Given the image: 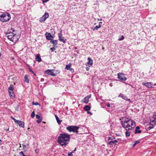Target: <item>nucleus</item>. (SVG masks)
Instances as JSON below:
<instances>
[{
  "label": "nucleus",
  "mask_w": 156,
  "mask_h": 156,
  "mask_svg": "<svg viewBox=\"0 0 156 156\" xmlns=\"http://www.w3.org/2000/svg\"><path fill=\"white\" fill-rule=\"evenodd\" d=\"M20 121L17 120H15V122L17 123L18 124V123H19L20 122Z\"/></svg>",
  "instance_id": "obj_40"
},
{
  "label": "nucleus",
  "mask_w": 156,
  "mask_h": 156,
  "mask_svg": "<svg viewBox=\"0 0 156 156\" xmlns=\"http://www.w3.org/2000/svg\"><path fill=\"white\" fill-rule=\"evenodd\" d=\"M155 38H156L155 39L156 40V37H155Z\"/></svg>",
  "instance_id": "obj_64"
},
{
  "label": "nucleus",
  "mask_w": 156,
  "mask_h": 156,
  "mask_svg": "<svg viewBox=\"0 0 156 156\" xmlns=\"http://www.w3.org/2000/svg\"><path fill=\"white\" fill-rule=\"evenodd\" d=\"M129 130L126 131L125 133V134L126 136H129L130 135V132L129 131Z\"/></svg>",
  "instance_id": "obj_28"
},
{
  "label": "nucleus",
  "mask_w": 156,
  "mask_h": 156,
  "mask_svg": "<svg viewBox=\"0 0 156 156\" xmlns=\"http://www.w3.org/2000/svg\"><path fill=\"white\" fill-rule=\"evenodd\" d=\"M2 141L0 139V144L1 143Z\"/></svg>",
  "instance_id": "obj_57"
},
{
  "label": "nucleus",
  "mask_w": 156,
  "mask_h": 156,
  "mask_svg": "<svg viewBox=\"0 0 156 156\" xmlns=\"http://www.w3.org/2000/svg\"><path fill=\"white\" fill-rule=\"evenodd\" d=\"M122 127L126 131L133 130L136 126L135 122L133 120L125 117V119L121 122Z\"/></svg>",
  "instance_id": "obj_1"
},
{
  "label": "nucleus",
  "mask_w": 156,
  "mask_h": 156,
  "mask_svg": "<svg viewBox=\"0 0 156 156\" xmlns=\"http://www.w3.org/2000/svg\"><path fill=\"white\" fill-rule=\"evenodd\" d=\"M91 108L89 105H86L84 107V109L86 111H89L90 109Z\"/></svg>",
  "instance_id": "obj_21"
},
{
  "label": "nucleus",
  "mask_w": 156,
  "mask_h": 156,
  "mask_svg": "<svg viewBox=\"0 0 156 156\" xmlns=\"http://www.w3.org/2000/svg\"><path fill=\"white\" fill-rule=\"evenodd\" d=\"M35 113L34 112H33L31 114V116L32 118H34L35 116Z\"/></svg>",
  "instance_id": "obj_34"
},
{
  "label": "nucleus",
  "mask_w": 156,
  "mask_h": 156,
  "mask_svg": "<svg viewBox=\"0 0 156 156\" xmlns=\"http://www.w3.org/2000/svg\"><path fill=\"white\" fill-rule=\"evenodd\" d=\"M101 27V25H99L98 26H97L94 28H92V29H93V31L97 30L99 28H100Z\"/></svg>",
  "instance_id": "obj_27"
},
{
  "label": "nucleus",
  "mask_w": 156,
  "mask_h": 156,
  "mask_svg": "<svg viewBox=\"0 0 156 156\" xmlns=\"http://www.w3.org/2000/svg\"><path fill=\"white\" fill-rule=\"evenodd\" d=\"M12 118L14 120V121H15V120H16L15 118H13V117H12Z\"/></svg>",
  "instance_id": "obj_52"
},
{
  "label": "nucleus",
  "mask_w": 156,
  "mask_h": 156,
  "mask_svg": "<svg viewBox=\"0 0 156 156\" xmlns=\"http://www.w3.org/2000/svg\"><path fill=\"white\" fill-rule=\"evenodd\" d=\"M124 39V37L123 35L122 36V37L121 38H119L118 39V41H121L123 40Z\"/></svg>",
  "instance_id": "obj_32"
},
{
  "label": "nucleus",
  "mask_w": 156,
  "mask_h": 156,
  "mask_svg": "<svg viewBox=\"0 0 156 156\" xmlns=\"http://www.w3.org/2000/svg\"><path fill=\"white\" fill-rule=\"evenodd\" d=\"M36 61H37L38 62H40L41 61V58L40 55L39 54H37L35 58Z\"/></svg>",
  "instance_id": "obj_14"
},
{
  "label": "nucleus",
  "mask_w": 156,
  "mask_h": 156,
  "mask_svg": "<svg viewBox=\"0 0 156 156\" xmlns=\"http://www.w3.org/2000/svg\"><path fill=\"white\" fill-rule=\"evenodd\" d=\"M10 19V14L7 12L3 13L0 16V20L3 22H8Z\"/></svg>",
  "instance_id": "obj_4"
},
{
  "label": "nucleus",
  "mask_w": 156,
  "mask_h": 156,
  "mask_svg": "<svg viewBox=\"0 0 156 156\" xmlns=\"http://www.w3.org/2000/svg\"><path fill=\"white\" fill-rule=\"evenodd\" d=\"M36 151V150H35V151H36V152H37V151Z\"/></svg>",
  "instance_id": "obj_62"
},
{
  "label": "nucleus",
  "mask_w": 156,
  "mask_h": 156,
  "mask_svg": "<svg viewBox=\"0 0 156 156\" xmlns=\"http://www.w3.org/2000/svg\"><path fill=\"white\" fill-rule=\"evenodd\" d=\"M153 128H152V127H151V126H150L149 127H147V130H149Z\"/></svg>",
  "instance_id": "obj_37"
},
{
  "label": "nucleus",
  "mask_w": 156,
  "mask_h": 156,
  "mask_svg": "<svg viewBox=\"0 0 156 156\" xmlns=\"http://www.w3.org/2000/svg\"><path fill=\"white\" fill-rule=\"evenodd\" d=\"M36 118L37 119H40V118H41L40 116L38 115H36Z\"/></svg>",
  "instance_id": "obj_38"
},
{
  "label": "nucleus",
  "mask_w": 156,
  "mask_h": 156,
  "mask_svg": "<svg viewBox=\"0 0 156 156\" xmlns=\"http://www.w3.org/2000/svg\"><path fill=\"white\" fill-rule=\"evenodd\" d=\"M18 124H19L20 126L23 128H24V122H23L20 121L19 123H18Z\"/></svg>",
  "instance_id": "obj_24"
},
{
  "label": "nucleus",
  "mask_w": 156,
  "mask_h": 156,
  "mask_svg": "<svg viewBox=\"0 0 156 156\" xmlns=\"http://www.w3.org/2000/svg\"><path fill=\"white\" fill-rule=\"evenodd\" d=\"M62 31H61V32L58 34V37L59 39V37H62Z\"/></svg>",
  "instance_id": "obj_36"
},
{
  "label": "nucleus",
  "mask_w": 156,
  "mask_h": 156,
  "mask_svg": "<svg viewBox=\"0 0 156 156\" xmlns=\"http://www.w3.org/2000/svg\"><path fill=\"white\" fill-rule=\"evenodd\" d=\"M70 135L67 134H60L58 136V141L61 146H66L70 141Z\"/></svg>",
  "instance_id": "obj_2"
},
{
  "label": "nucleus",
  "mask_w": 156,
  "mask_h": 156,
  "mask_svg": "<svg viewBox=\"0 0 156 156\" xmlns=\"http://www.w3.org/2000/svg\"><path fill=\"white\" fill-rule=\"evenodd\" d=\"M17 107H18V108H19V106H17Z\"/></svg>",
  "instance_id": "obj_59"
},
{
  "label": "nucleus",
  "mask_w": 156,
  "mask_h": 156,
  "mask_svg": "<svg viewBox=\"0 0 156 156\" xmlns=\"http://www.w3.org/2000/svg\"><path fill=\"white\" fill-rule=\"evenodd\" d=\"M9 95H10L11 98L12 99H13L14 98L15 94L13 93V92H12L11 94L10 93H9Z\"/></svg>",
  "instance_id": "obj_30"
},
{
  "label": "nucleus",
  "mask_w": 156,
  "mask_h": 156,
  "mask_svg": "<svg viewBox=\"0 0 156 156\" xmlns=\"http://www.w3.org/2000/svg\"><path fill=\"white\" fill-rule=\"evenodd\" d=\"M9 129L8 128L6 130V131H8L9 130Z\"/></svg>",
  "instance_id": "obj_55"
},
{
  "label": "nucleus",
  "mask_w": 156,
  "mask_h": 156,
  "mask_svg": "<svg viewBox=\"0 0 156 156\" xmlns=\"http://www.w3.org/2000/svg\"><path fill=\"white\" fill-rule=\"evenodd\" d=\"M126 100V101H129L130 102L131 101V100H130V99H127V100Z\"/></svg>",
  "instance_id": "obj_49"
},
{
  "label": "nucleus",
  "mask_w": 156,
  "mask_h": 156,
  "mask_svg": "<svg viewBox=\"0 0 156 156\" xmlns=\"http://www.w3.org/2000/svg\"><path fill=\"white\" fill-rule=\"evenodd\" d=\"M88 62L87 63V64L90 65L91 66L93 64V60L91 59L90 57H89L88 58Z\"/></svg>",
  "instance_id": "obj_22"
},
{
  "label": "nucleus",
  "mask_w": 156,
  "mask_h": 156,
  "mask_svg": "<svg viewBox=\"0 0 156 156\" xmlns=\"http://www.w3.org/2000/svg\"><path fill=\"white\" fill-rule=\"evenodd\" d=\"M36 151V150H35V151H36V152H37V151Z\"/></svg>",
  "instance_id": "obj_63"
},
{
  "label": "nucleus",
  "mask_w": 156,
  "mask_h": 156,
  "mask_svg": "<svg viewBox=\"0 0 156 156\" xmlns=\"http://www.w3.org/2000/svg\"><path fill=\"white\" fill-rule=\"evenodd\" d=\"M68 156H72V152L69 153L68 154Z\"/></svg>",
  "instance_id": "obj_41"
},
{
  "label": "nucleus",
  "mask_w": 156,
  "mask_h": 156,
  "mask_svg": "<svg viewBox=\"0 0 156 156\" xmlns=\"http://www.w3.org/2000/svg\"><path fill=\"white\" fill-rule=\"evenodd\" d=\"M53 70H48L46 71L45 73L49 75H51L52 76H55L56 75L53 71Z\"/></svg>",
  "instance_id": "obj_10"
},
{
  "label": "nucleus",
  "mask_w": 156,
  "mask_h": 156,
  "mask_svg": "<svg viewBox=\"0 0 156 156\" xmlns=\"http://www.w3.org/2000/svg\"><path fill=\"white\" fill-rule=\"evenodd\" d=\"M15 30L12 28H11L10 31H8L6 34L8 38L10 41L13 42H16L18 40L19 37L14 33Z\"/></svg>",
  "instance_id": "obj_3"
},
{
  "label": "nucleus",
  "mask_w": 156,
  "mask_h": 156,
  "mask_svg": "<svg viewBox=\"0 0 156 156\" xmlns=\"http://www.w3.org/2000/svg\"><path fill=\"white\" fill-rule=\"evenodd\" d=\"M119 97L121 98L124 100H127V98L126 97L125 95L123 94H120L119 95Z\"/></svg>",
  "instance_id": "obj_20"
},
{
  "label": "nucleus",
  "mask_w": 156,
  "mask_h": 156,
  "mask_svg": "<svg viewBox=\"0 0 156 156\" xmlns=\"http://www.w3.org/2000/svg\"><path fill=\"white\" fill-rule=\"evenodd\" d=\"M22 145L23 147V149L25 152H26L28 148L29 144H22Z\"/></svg>",
  "instance_id": "obj_13"
},
{
  "label": "nucleus",
  "mask_w": 156,
  "mask_h": 156,
  "mask_svg": "<svg viewBox=\"0 0 156 156\" xmlns=\"http://www.w3.org/2000/svg\"><path fill=\"white\" fill-rule=\"evenodd\" d=\"M98 20H102V19H101V20H100L99 19H98Z\"/></svg>",
  "instance_id": "obj_58"
},
{
  "label": "nucleus",
  "mask_w": 156,
  "mask_h": 156,
  "mask_svg": "<svg viewBox=\"0 0 156 156\" xmlns=\"http://www.w3.org/2000/svg\"><path fill=\"white\" fill-rule=\"evenodd\" d=\"M49 16L48 13L47 12H45L44 14L40 18L39 20L40 22H44L46 19Z\"/></svg>",
  "instance_id": "obj_7"
},
{
  "label": "nucleus",
  "mask_w": 156,
  "mask_h": 156,
  "mask_svg": "<svg viewBox=\"0 0 156 156\" xmlns=\"http://www.w3.org/2000/svg\"><path fill=\"white\" fill-rule=\"evenodd\" d=\"M156 124V119H154V120H152V121L151 122L149 123V125L152 127V128H154V126H155Z\"/></svg>",
  "instance_id": "obj_12"
},
{
  "label": "nucleus",
  "mask_w": 156,
  "mask_h": 156,
  "mask_svg": "<svg viewBox=\"0 0 156 156\" xmlns=\"http://www.w3.org/2000/svg\"><path fill=\"white\" fill-rule=\"evenodd\" d=\"M118 141L116 140H112V141H110L108 144L109 145H113L114 144L116 143H118Z\"/></svg>",
  "instance_id": "obj_17"
},
{
  "label": "nucleus",
  "mask_w": 156,
  "mask_h": 156,
  "mask_svg": "<svg viewBox=\"0 0 156 156\" xmlns=\"http://www.w3.org/2000/svg\"><path fill=\"white\" fill-rule=\"evenodd\" d=\"M59 40L61 42H63V43H65L67 41L66 39L64 37H59Z\"/></svg>",
  "instance_id": "obj_19"
},
{
  "label": "nucleus",
  "mask_w": 156,
  "mask_h": 156,
  "mask_svg": "<svg viewBox=\"0 0 156 156\" xmlns=\"http://www.w3.org/2000/svg\"><path fill=\"white\" fill-rule=\"evenodd\" d=\"M71 63H70L68 65H66V69L67 70H69L70 69L71 66Z\"/></svg>",
  "instance_id": "obj_26"
},
{
  "label": "nucleus",
  "mask_w": 156,
  "mask_h": 156,
  "mask_svg": "<svg viewBox=\"0 0 156 156\" xmlns=\"http://www.w3.org/2000/svg\"><path fill=\"white\" fill-rule=\"evenodd\" d=\"M154 86H156V83H154Z\"/></svg>",
  "instance_id": "obj_54"
},
{
  "label": "nucleus",
  "mask_w": 156,
  "mask_h": 156,
  "mask_svg": "<svg viewBox=\"0 0 156 156\" xmlns=\"http://www.w3.org/2000/svg\"><path fill=\"white\" fill-rule=\"evenodd\" d=\"M30 72H31V73H34V72H33V71L31 70V69H30Z\"/></svg>",
  "instance_id": "obj_45"
},
{
  "label": "nucleus",
  "mask_w": 156,
  "mask_h": 156,
  "mask_svg": "<svg viewBox=\"0 0 156 156\" xmlns=\"http://www.w3.org/2000/svg\"><path fill=\"white\" fill-rule=\"evenodd\" d=\"M91 95L90 94L87 96L83 99L82 100V102L86 104L88 103L89 102V99L91 97Z\"/></svg>",
  "instance_id": "obj_9"
},
{
  "label": "nucleus",
  "mask_w": 156,
  "mask_h": 156,
  "mask_svg": "<svg viewBox=\"0 0 156 156\" xmlns=\"http://www.w3.org/2000/svg\"><path fill=\"white\" fill-rule=\"evenodd\" d=\"M45 35L46 39L48 40H52L53 39V37L50 33L47 32L45 34Z\"/></svg>",
  "instance_id": "obj_8"
},
{
  "label": "nucleus",
  "mask_w": 156,
  "mask_h": 156,
  "mask_svg": "<svg viewBox=\"0 0 156 156\" xmlns=\"http://www.w3.org/2000/svg\"><path fill=\"white\" fill-rule=\"evenodd\" d=\"M19 154L20 155H21L22 156H30V155H25L23 151L20 152Z\"/></svg>",
  "instance_id": "obj_29"
},
{
  "label": "nucleus",
  "mask_w": 156,
  "mask_h": 156,
  "mask_svg": "<svg viewBox=\"0 0 156 156\" xmlns=\"http://www.w3.org/2000/svg\"><path fill=\"white\" fill-rule=\"evenodd\" d=\"M69 70L71 73H73L74 72V70L73 68H70Z\"/></svg>",
  "instance_id": "obj_39"
},
{
  "label": "nucleus",
  "mask_w": 156,
  "mask_h": 156,
  "mask_svg": "<svg viewBox=\"0 0 156 156\" xmlns=\"http://www.w3.org/2000/svg\"><path fill=\"white\" fill-rule=\"evenodd\" d=\"M76 148H75V149H74V151H73V152H74L75 151H76Z\"/></svg>",
  "instance_id": "obj_53"
},
{
  "label": "nucleus",
  "mask_w": 156,
  "mask_h": 156,
  "mask_svg": "<svg viewBox=\"0 0 156 156\" xmlns=\"http://www.w3.org/2000/svg\"><path fill=\"white\" fill-rule=\"evenodd\" d=\"M41 120H37V122L38 123H40V122H41Z\"/></svg>",
  "instance_id": "obj_43"
},
{
  "label": "nucleus",
  "mask_w": 156,
  "mask_h": 156,
  "mask_svg": "<svg viewBox=\"0 0 156 156\" xmlns=\"http://www.w3.org/2000/svg\"><path fill=\"white\" fill-rule=\"evenodd\" d=\"M101 23H102V22H99V25H101Z\"/></svg>",
  "instance_id": "obj_50"
},
{
  "label": "nucleus",
  "mask_w": 156,
  "mask_h": 156,
  "mask_svg": "<svg viewBox=\"0 0 156 156\" xmlns=\"http://www.w3.org/2000/svg\"><path fill=\"white\" fill-rule=\"evenodd\" d=\"M33 74H34V75L35 76H36V75L34 73H33Z\"/></svg>",
  "instance_id": "obj_56"
},
{
  "label": "nucleus",
  "mask_w": 156,
  "mask_h": 156,
  "mask_svg": "<svg viewBox=\"0 0 156 156\" xmlns=\"http://www.w3.org/2000/svg\"><path fill=\"white\" fill-rule=\"evenodd\" d=\"M111 137H108V140H110V139H111Z\"/></svg>",
  "instance_id": "obj_51"
},
{
  "label": "nucleus",
  "mask_w": 156,
  "mask_h": 156,
  "mask_svg": "<svg viewBox=\"0 0 156 156\" xmlns=\"http://www.w3.org/2000/svg\"><path fill=\"white\" fill-rule=\"evenodd\" d=\"M104 49V48H103V49Z\"/></svg>",
  "instance_id": "obj_60"
},
{
  "label": "nucleus",
  "mask_w": 156,
  "mask_h": 156,
  "mask_svg": "<svg viewBox=\"0 0 156 156\" xmlns=\"http://www.w3.org/2000/svg\"><path fill=\"white\" fill-rule=\"evenodd\" d=\"M140 143V141H136L135 143L133 145V146L135 147L137 144H138Z\"/></svg>",
  "instance_id": "obj_35"
},
{
  "label": "nucleus",
  "mask_w": 156,
  "mask_h": 156,
  "mask_svg": "<svg viewBox=\"0 0 156 156\" xmlns=\"http://www.w3.org/2000/svg\"><path fill=\"white\" fill-rule=\"evenodd\" d=\"M107 107H110V104L109 103H108L107 104Z\"/></svg>",
  "instance_id": "obj_47"
},
{
  "label": "nucleus",
  "mask_w": 156,
  "mask_h": 156,
  "mask_svg": "<svg viewBox=\"0 0 156 156\" xmlns=\"http://www.w3.org/2000/svg\"><path fill=\"white\" fill-rule=\"evenodd\" d=\"M55 116L58 123L59 124H60L62 120H59V118L57 115H55Z\"/></svg>",
  "instance_id": "obj_23"
},
{
  "label": "nucleus",
  "mask_w": 156,
  "mask_h": 156,
  "mask_svg": "<svg viewBox=\"0 0 156 156\" xmlns=\"http://www.w3.org/2000/svg\"><path fill=\"white\" fill-rule=\"evenodd\" d=\"M118 78L122 81H126L127 78L125 76L124 74L122 73H119L117 74Z\"/></svg>",
  "instance_id": "obj_6"
},
{
  "label": "nucleus",
  "mask_w": 156,
  "mask_h": 156,
  "mask_svg": "<svg viewBox=\"0 0 156 156\" xmlns=\"http://www.w3.org/2000/svg\"><path fill=\"white\" fill-rule=\"evenodd\" d=\"M1 53H0V56H1Z\"/></svg>",
  "instance_id": "obj_61"
},
{
  "label": "nucleus",
  "mask_w": 156,
  "mask_h": 156,
  "mask_svg": "<svg viewBox=\"0 0 156 156\" xmlns=\"http://www.w3.org/2000/svg\"><path fill=\"white\" fill-rule=\"evenodd\" d=\"M24 81L25 82L28 83L29 80L28 79V76L27 75H26L24 76Z\"/></svg>",
  "instance_id": "obj_25"
},
{
  "label": "nucleus",
  "mask_w": 156,
  "mask_h": 156,
  "mask_svg": "<svg viewBox=\"0 0 156 156\" xmlns=\"http://www.w3.org/2000/svg\"><path fill=\"white\" fill-rule=\"evenodd\" d=\"M86 69L87 71H88L89 70V67H87L86 68Z\"/></svg>",
  "instance_id": "obj_46"
},
{
  "label": "nucleus",
  "mask_w": 156,
  "mask_h": 156,
  "mask_svg": "<svg viewBox=\"0 0 156 156\" xmlns=\"http://www.w3.org/2000/svg\"><path fill=\"white\" fill-rule=\"evenodd\" d=\"M44 78H41V82H44Z\"/></svg>",
  "instance_id": "obj_42"
},
{
  "label": "nucleus",
  "mask_w": 156,
  "mask_h": 156,
  "mask_svg": "<svg viewBox=\"0 0 156 156\" xmlns=\"http://www.w3.org/2000/svg\"><path fill=\"white\" fill-rule=\"evenodd\" d=\"M55 47H56L53 46V48H50V50H51L52 52L54 51L55 50Z\"/></svg>",
  "instance_id": "obj_33"
},
{
  "label": "nucleus",
  "mask_w": 156,
  "mask_h": 156,
  "mask_svg": "<svg viewBox=\"0 0 156 156\" xmlns=\"http://www.w3.org/2000/svg\"><path fill=\"white\" fill-rule=\"evenodd\" d=\"M8 91L9 93L10 94L12 92H13V86L12 85H10L9 87L8 88Z\"/></svg>",
  "instance_id": "obj_18"
},
{
  "label": "nucleus",
  "mask_w": 156,
  "mask_h": 156,
  "mask_svg": "<svg viewBox=\"0 0 156 156\" xmlns=\"http://www.w3.org/2000/svg\"><path fill=\"white\" fill-rule=\"evenodd\" d=\"M49 0H44L43 1V2H47Z\"/></svg>",
  "instance_id": "obj_44"
},
{
  "label": "nucleus",
  "mask_w": 156,
  "mask_h": 156,
  "mask_svg": "<svg viewBox=\"0 0 156 156\" xmlns=\"http://www.w3.org/2000/svg\"><path fill=\"white\" fill-rule=\"evenodd\" d=\"M143 84L148 88L152 87V84L151 82L143 83Z\"/></svg>",
  "instance_id": "obj_11"
},
{
  "label": "nucleus",
  "mask_w": 156,
  "mask_h": 156,
  "mask_svg": "<svg viewBox=\"0 0 156 156\" xmlns=\"http://www.w3.org/2000/svg\"><path fill=\"white\" fill-rule=\"evenodd\" d=\"M32 105H39L40 106V104L38 103L37 102H33L32 103Z\"/></svg>",
  "instance_id": "obj_31"
},
{
  "label": "nucleus",
  "mask_w": 156,
  "mask_h": 156,
  "mask_svg": "<svg viewBox=\"0 0 156 156\" xmlns=\"http://www.w3.org/2000/svg\"><path fill=\"white\" fill-rule=\"evenodd\" d=\"M87 111V113L89 114H90V115H91L92 114V113L91 112H89L88 111Z\"/></svg>",
  "instance_id": "obj_48"
},
{
  "label": "nucleus",
  "mask_w": 156,
  "mask_h": 156,
  "mask_svg": "<svg viewBox=\"0 0 156 156\" xmlns=\"http://www.w3.org/2000/svg\"><path fill=\"white\" fill-rule=\"evenodd\" d=\"M50 43L53 44V46H55L56 47H57V44L58 43V41L57 40H51L50 41Z\"/></svg>",
  "instance_id": "obj_16"
},
{
  "label": "nucleus",
  "mask_w": 156,
  "mask_h": 156,
  "mask_svg": "<svg viewBox=\"0 0 156 156\" xmlns=\"http://www.w3.org/2000/svg\"><path fill=\"white\" fill-rule=\"evenodd\" d=\"M140 128L139 126H137L134 132L135 133L137 134V133H140L141 132V131L140 129Z\"/></svg>",
  "instance_id": "obj_15"
},
{
  "label": "nucleus",
  "mask_w": 156,
  "mask_h": 156,
  "mask_svg": "<svg viewBox=\"0 0 156 156\" xmlns=\"http://www.w3.org/2000/svg\"><path fill=\"white\" fill-rule=\"evenodd\" d=\"M80 128L79 127L76 126H69L66 128L67 129L69 132H73V133H78V129Z\"/></svg>",
  "instance_id": "obj_5"
}]
</instances>
